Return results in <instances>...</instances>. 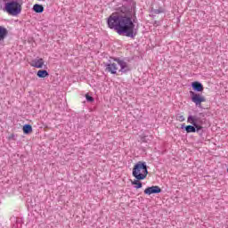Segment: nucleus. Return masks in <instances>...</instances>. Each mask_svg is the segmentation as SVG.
Masks as SVG:
<instances>
[{"label":"nucleus","mask_w":228,"mask_h":228,"mask_svg":"<svg viewBox=\"0 0 228 228\" xmlns=\"http://www.w3.org/2000/svg\"><path fill=\"white\" fill-rule=\"evenodd\" d=\"M153 13H156L157 15L159 14V13H163V9H155L153 11Z\"/></svg>","instance_id":"nucleus-19"},{"label":"nucleus","mask_w":228,"mask_h":228,"mask_svg":"<svg viewBox=\"0 0 228 228\" xmlns=\"http://www.w3.org/2000/svg\"><path fill=\"white\" fill-rule=\"evenodd\" d=\"M187 122H188V124H191V126L195 125V124H202L203 123L202 118H200V117L193 116V115H190L187 118Z\"/></svg>","instance_id":"nucleus-7"},{"label":"nucleus","mask_w":228,"mask_h":228,"mask_svg":"<svg viewBox=\"0 0 228 228\" xmlns=\"http://www.w3.org/2000/svg\"><path fill=\"white\" fill-rule=\"evenodd\" d=\"M154 24H158V21H155V23Z\"/></svg>","instance_id":"nucleus-21"},{"label":"nucleus","mask_w":228,"mask_h":228,"mask_svg":"<svg viewBox=\"0 0 228 228\" xmlns=\"http://www.w3.org/2000/svg\"><path fill=\"white\" fill-rule=\"evenodd\" d=\"M86 99L87 102H94V97H92L88 94H86Z\"/></svg>","instance_id":"nucleus-18"},{"label":"nucleus","mask_w":228,"mask_h":228,"mask_svg":"<svg viewBox=\"0 0 228 228\" xmlns=\"http://www.w3.org/2000/svg\"><path fill=\"white\" fill-rule=\"evenodd\" d=\"M132 184L134 185V188L136 190H140V188H142V182H140V180H138V179L133 181Z\"/></svg>","instance_id":"nucleus-15"},{"label":"nucleus","mask_w":228,"mask_h":228,"mask_svg":"<svg viewBox=\"0 0 228 228\" xmlns=\"http://www.w3.org/2000/svg\"><path fill=\"white\" fill-rule=\"evenodd\" d=\"M31 131H33V127L31 126V125H25L23 126V133L25 134H29V133H31Z\"/></svg>","instance_id":"nucleus-13"},{"label":"nucleus","mask_w":228,"mask_h":228,"mask_svg":"<svg viewBox=\"0 0 228 228\" xmlns=\"http://www.w3.org/2000/svg\"><path fill=\"white\" fill-rule=\"evenodd\" d=\"M191 99L196 104V106H200L202 102H206V97H204L202 94H196L193 91L190 92Z\"/></svg>","instance_id":"nucleus-5"},{"label":"nucleus","mask_w":228,"mask_h":228,"mask_svg":"<svg viewBox=\"0 0 228 228\" xmlns=\"http://www.w3.org/2000/svg\"><path fill=\"white\" fill-rule=\"evenodd\" d=\"M145 195H152L155 193H161V188L158 185H152L144 190Z\"/></svg>","instance_id":"nucleus-6"},{"label":"nucleus","mask_w":228,"mask_h":228,"mask_svg":"<svg viewBox=\"0 0 228 228\" xmlns=\"http://www.w3.org/2000/svg\"><path fill=\"white\" fill-rule=\"evenodd\" d=\"M22 227V223H20V220H16V224L12 225V228H20Z\"/></svg>","instance_id":"nucleus-17"},{"label":"nucleus","mask_w":228,"mask_h":228,"mask_svg":"<svg viewBox=\"0 0 228 228\" xmlns=\"http://www.w3.org/2000/svg\"><path fill=\"white\" fill-rule=\"evenodd\" d=\"M186 133H197V129L195 128V126L189 125L185 126Z\"/></svg>","instance_id":"nucleus-14"},{"label":"nucleus","mask_w":228,"mask_h":228,"mask_svg":"<svg viewBox=\"0 0 228 228\" xmlns=\"http://www.w3.org/2000/svg\"><path fill=\"white\" fill-rule=\"evenodd\" d=\"M149 171L147 170V163L143 161L137 162L134 168L132 175L138 180L143 181L147 177Z\"/></svg>","instance_id":"nucleus-4"},{"label":"nucleus","mask_w":228,"mask_h":228,"mask_svg":"<svg viewBox=\"0 0 228 228\" xmlns=\"http://www.w3.org/2000/svg\"><path fill=\"white\" fill-rule=\"evenodd\" d=\"M33 10L36 12V13H44V5L36 4L33 6Z\"/></svg>","instance_id":"nucleus-12"},{"label":"nucleus","mask_w":228,"mask_h":228,"mask_svg":"<svg viewBox=\"0 0 228 228\" xmlns=\"http://www.w3.org/2000/svg\"><path fill=\"white\" fill-rule=\"evenodd\" d=\"M4 6L3 11L12 17H17L20 15L22 12V5L17 0H4Z\"/></svg>","instance_id":"nucleus-3"},{"label":"nucleus","mask_w":228,"mask_h":228,"mask_svg":"<svg viewBox=\"0 0 228 228\" xmlns=\"http://www.w3.org/2000/svg\"><path fill=\"white\" fill-rule=\"evenodd\" d=\"M8 37V29L6 28L0 26V43L4 42V38Z\"/></svg>","instance_id":"nucleus-9"},{"label":"nucleus","mask_w":228,"mask_h":228,"mask_svg":"<svg viewBox=\"0 0 228 228\" xmlns=\"http://www.w3.org/2000/svg\"><path fill=\"white\" fill-rule=\"evenodd\" d=\"M115 62H110L105 64V70L110 72V74H117V71L122 72V74H126V72H129L131 69H129V65L127 62L124 61L120 59H115Z\"/></svg>","instance_id":"nucleus-2"},{"label":"nucleus","mask_w":228,"mask_h":228,"mask_svg":"<svg viewBox=\"0 0 228 228\" xmlns=\"http://www.w3.org/2000/svg\"><path fill=\"white\" fill-rule=\"evenodd\" d=\"M31 67H35V69H43L44 68V59L37 58L34 59L31 63Z\"/></svg>","instance_id":"nucleus-8"},{"label":"nucleus","mask_w":228,"mask_h":228,"mask_svg":"<svg viewBox=\"0 0 228 228\" xmlns=\"http://www.w3.org/2000/svg\"><path fill=\"white\" fill-rule=\"evenodd\" d=\"M177 120H179V122H184V120H185L184 116H183V115L178 116Z\"/></svg>","instance_id":"nucleus-20"},{"label":"nucleus","mask_w":228,"mask_h":228,"mask_svg":"<svg viewBox=\"0 0 228 228\" xmlns=\"http://www.w3.org/2000/svg\"><path fill=\"white\" fill-rule=\"evenodd\" d=\"M192 88L195 92H202L204 90V86L200 82L192 83Z\"/></svg>","instance_id":"nucleus-10"},{"label":"nucleus","mask_w":228,"mask_h":228,"mask_svg":"<svg viewBox=\"0 0 228 228\" xmlns=\"http://www.w3.org/2000/svg\"><path fill=\"white\" fill-rule=\"evenodd\" d=\"M37 77H41V78L49 77V72H47V70L45 69H40L37 71Z\"/></svg>","instance_id":"nucleus-11"},{"label":"nucleus","mask_w":228,"mask_h":228,"mask_svg":"<svg viewBox=\"0 0 228 228\" xmlns=\"http://www.w3.org/2000/svg\"><path fill=\"white\" fill-rule=\"evenodd\" d=\"M192 126H194V127L196 129V133H199L202 129V124H194Z\"/></svg>","instance_id":"nucleus-16"},{"label":"nucleus","mask_w":228,"mask_h":228,"mask_svg":"<svg viewBox=\"0 0 228 228\" xmlns=\"http://www.w3.org/2000/svg\"><path fill=\"white\" fill-rule=\"evenodd\" d=\"M120 13H112L107 20V24L110 29H115L118 35L134 38L138 35V28H135L134 20L136 16H133V12L126 6L119 7Z\"/></svg>","instance_id":"nucleus-1"}]
</instances>
